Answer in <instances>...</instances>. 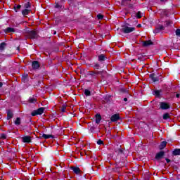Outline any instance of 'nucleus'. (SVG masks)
<instances>
[{
	"instance_id": "obj_48",
	"label": "nucleus",
	"mask_w": 180,
	"mask_h": 180,
	"mask_svg": "<svg viewBox=\"0 0 180 180\" xmlns=\"http://www.w3.org/2000/svg\"><path fill=\"white\" fill-rule=\"evenodd\" d=\"M2 86H4V83H2L1 82H0V88H2Z\"/></svg>"
},
{
	"instance_id": "obj_51",
	"label": "nucleus",
	"mask_w": 180,
	"mask_h": 180,
	"mask_svg": "<svg viewBox=\"0 0 180 180\" xmlns=\"http://www.w3.org/2000/svg\"><path fill=\"white\" fill-rule=\"evenodd\" d=\"M137 27H141V24H138Z\"/></svg>"
},
{
	"instance_id": "obj_28",
	"label": "nucleus",
	"mask_w": 180,
	"mask_h": 180,
	"mask_svg": "<svg viewBox=\"0 0 180 180\" xmlns=\"http://www.w3.org/2000/svg\"><path fill=\"white\" fill-rule=\"evenodd\" d=\"M162 119H163V120H168V119H169V113L166 112V113L163 114Z\"/></svg>"
},
{
	"instance_id": "obj_52",
	"label": "nucleus",
	"mask_w": 180,
	"mask_h": 180,
	"mask_svg": "<svg viewBox=\"0 0 180 180\" xmlns=\"http://www.w3.org/2000/svg\"><path fill=\"white\" fill-rule=\"evenodd\" d=\"M124 101L127 102V98H124Z\"/></svg>"
},
{
	"instance_id": "obj_9",
	"label": "nucleus",
	"mask_w": 180,
	"mask_h": 180,
	"mask_svg": "<svg viewBox=\"0 0 180 180\" xmlns=\"http://www.w3.org/2000/svg\"><path fill=\"white\" fill-rule=\"evenodd\" d=\"M107 57L106 55L105 54H100L98 56V61H99V63H105V61H106L107 60Z\"/></svg>"
},
{
	"instance_id": "obj_32",
	"label": "nucleus",
	"mask_w": 180,
	"mask_h": 180,
	"mask_svg": "<svg viewBox=\"0 0 180 180\" xmlns=\"http://www.w3.org/2000/svg\"><path fill=\"white\" fill-rule=\"evenodd\" d=\"M165 26H172V25L174 24V22L172 20H166L165 22Z\"/></svg>"
},
{
	"instance_id": "obj_36",
	"label": "nucleus",
	"mask_w": 180,
	"mask_h": 180,
	"mask_svg": "<svg viewBox=\"0 0 180 180\" xmlns=\"http://www.w3.org/2000/svg\"><path fill=\"white\" fill-rule=\"evenodd\" d=\"M137 58L139 61H144L143 57L141 53L138 54Z\"/></svg>"
},
{
	"instance_id": "obj_50",
	"label": "nucleus",
	"mask_w": 180,
	"mask_h": 180,
	"mask_svg": "<svg viewBox=\"0 0 180 180\" xmlns=\"http://www.w3.org/2000/svg\"><path fill=\"white\" fill-rule=\"evenodd\" d=\"M168 0H160V2H167Z\"/></svg>"
},
{
	"instance_id": "obj_39",
	"label": "nucleus",
	"mask_w": 180,
	"mask_h": 180,
	"mask_svg": "<svg viewBox=\"0 0 180 180\" xmlns=\"http://www.w3.org/2000/svg\"><path fill=\"white\" fill-rule=\"evenodd\" d=\"M97 18H98L99 20H102V19H103V15H102V14H98V15H97Z\"/></svg>"
},
{
	"instance_id": "obj_7",
	"label": "nucleus",
	"mask_w": 180,
	"mask_h": 180,
	"mask_svg": "<svg viewBox=\"0 0 180 180\" xmlns=\"http://www.w3.org/2000/svg\"><path fill=\"white\" fill-rule=\"evenodd\" d=\"M165 30V27L162 25H159L155 27V30H153V33L155 34L161 33V32H162V30Z\"/></svg>"
},
{
	"instance_id": "obj_43",
	"label": "nucleus",
	"mask_w": 180,
	"mask_h": 180,
	"mask_svg": "<svg viewBox=\"0 0 180 180\" xmlns=\"http://www.w3.org/2000/svg\"><path fill=\"white\" fill-rule=\"evenodd\" d=\"M95 129H96L95 127H94V126L91 127H90V131H91V133H95Z\"/></svg>"
},
{
	"instance_id": "obj_47",
	"label": "nucleus",
	"mask_w": 180,
	"mask_h": 180,
	"mask_svg": "<svg viewBox=\"0 0 180 180\" xmlns=\"http://www.w3.org/2000/svg\"><path fill=\"white\" fill-rule=\"evenodd\" d=\"M141 56H142V57H143V58H144V57H147V55L144 53H141Z\"/></svg>"
},
{
	"instance_id": "obj_54",
	"label": "nucleus",
	"mask_w": 180,
	"mask_h": 180,
	"mask_svg": "<svg viewBox=\"0 0 180 180\" xmlns=\"http://www.w3.org/2000/svg\"><path fill=\"white\" fill-rule=\"evenodd\" d=\"M119 151H120V153L121 154H122V153H123V150H122V149H120Z\"/></svg>"
},
{
	"instance_id": "obj_44",
	"label": "nucleus",
	"mask_w": 180,
	"mask_h": 180,
	"mask_svg": "<svg viewBox=\"0 0 180 180\" xmlns=\"http://www.w3.org/2000/svg\"><path fill=\"white\" fill-rule=\"evenodd\" d=\"M176 36H180V29L176 30Z\"/></svg>"
},
{
	"instance_id": "obj_34",
	"label": "nucleus",
	"mask_w": 180,
	"mask_h": 180,
	"mask_svg": "<svg viewBox=\"0 0 180 180\" xmlns=\"http://www.w3.org/2000/svg\"><path fill=\"white\" fill-rule=\"evenodd\" d=\"M141 18H143V13H141V11H138L136 13V18L141 19Z\"/></svg>"
},
{
	"instance_id": "obj_45",
	"label": "nucleus",
	"mask_w": 180,
	"mask_h": 180,
	"mask_svg": "<svg viewBox=\"0 0 180 180\" xmlns=\"http://www.w3.org/2000/svg\"><path fill=\"white\" fill-rule=\"evenodd\" d=\"M144 179L145 180H150V176L149 175H147L144 177Z\"/></svg>"
},
{
	"instance_id": "obj_21",
	"label": "nucleus",
	"mask_w": 180,
	"mask_h": 180,
	"mask_svg": "<svg viewBox=\"0 0 180 180\" xmlns=\"http://www.w3.org/2000/svg\"><path fill=\"white\" fill-rule=\"evenodd\" d=\"M102 120V116L100 114L96 115V124H99L101 123V121Z\"/></svg>"
},
{
	"instance_id": "obj_6",
	"label": "nucleus",
	"mask_w": 180,
	"mask_h": 180,
	"mask_svg": "<svg viewBox=\"0 0 180 180\" xmlns=\"http://www.w3.org/2000/svg\"><path fill=\"white\" fill-rule=\"evenodd\" d=\"M164 155H165V152L164 150H161L155 155V159H156L157 161H160V160H162V158H164Z\"/></svg>"
},
{
	"instance_id": "obj_30",
	"label": "nucleus",
	"mask_w": 180,
	"mask_h": 180,
	"mask_svg": "<svg viewBox=\"0 0 180 180\" xmlns=\"http://www.w3.org/2000/svg\"><path fill=\"white\" fill-rule=\"evenodd\" d=\"M120 92L122 94H129V89L122 88L120 89Z\"/></svg>"
},
{
	"instance_id": "obj_23",
	"label": "nucleus",
	"mask_w": 180,
	"mask_h": 180,
	"mask_svg": "<svg viewBox=\"0 0 180 180\" xmlns=\"http://www.w3.org/2000/svg\"><path fill=\"white\" fill-rule=\"evenodd\" d=\"M30 12H32V10L25 8L22 11V15H23V16H26V15H28Z\"/></svg>"
},
{
	"instance_id": "obj_12",
	"label": "nucleus",
	"mask_w": 180,
	"mask_h": 180,
	"mask_svg": "<svg viewBox=\"0 0 180 180\" xmlns=\"http://www.w3.org/2000/svg\"><path fill=\"white\" fill-rule=\"evenodd\" d=\"M22 143H32V137L30 136H24L22 137Z\"/></svg>"
},
{
	"instance_id": "obj_59",
	"label": "nucleus",
	"mask_w": 180,
	"mask_h": 180,
	"mask_svg": "<svg viewBox=\"0 0 180 180\" xmlns=\"http://www.w3.org/2000/svg\"><path fill=\"white\" fill-rule=\"evenodd\" d=\"M128 1H131V0H128Z\"/></svg>"
},
{
	"instance_id": "obj_14",
	"label": "nucleus",
	"mask_w": 180,
	"mask_h": 180,
	"mask_svg": "<svg viewBox=\"0 0 180 180\" xmlns=\"http://www.w3.org/2000/svg\"><path fill=\"white\" fill-rule=\"evenodd\" d=\"M149 78H150L153 82H158V81H160V79L158 78V77H156L155 74L154 73L150 74L149 75Z\"/></svg>"
},
{
	"instance_id": "obj_57",
	"label": "nucleus",
	"mask_w": 180,
	"mask_h": 180,
	"mask_svg": "<svg viewBox=\"0 0 180 180\" xmlns=\"http://www.w3.org/2000/svg\"><path fill=\"white\" fill-rule=\"evenodd\" d=\"M71 1H72V0H69L70 2H71Z\"/></svg>"
},
{
	"instance_id": "obj_46",
	"label": "nucleus",
	"mask_w": 180,
	"mask_h": 180,
	"mask_svg": "<svg viewBox=\"0 0 180 180\" xmlns=\"http://www.w3.org/2000/svg\"><path fill=\"white\" fill-rule=\"evenodd\" d=\"M165 160L167 162V164H169V162H171V160H169L168 158H166Z\"/></svg>"
},
{
	"instance_id": "obj_53",
	"label": "nucleus",
	"mask_w": 180,
	"mask_h": 180,
	"mask_svg": "<svg viewBox=\"0 0 180 180\" xmlns=\"http://www.w3.org/2000/svg\"><path fill=\"white\" fill-rule=\"evenodd\" d=\"M129 8H133V4H129Z\"/></svg>"
},
{
	"instance_id": "obj_49",
	"label": "nucleus",
	"mask_w": 180,
	"mask_h": 180,
	"mask_svg": "<svg viewBox=\"0 0 180 180\" xmlns=\"http://www.w3.org/2000/svg\"><path fill=\"white\" fill-rule=\"evenodd\" d=\"M179 96H180V94H176V98H179Z\"/></svg>"
},
{
	"instance_id": "obj_16",
	"label": "nucleus",
	"mask_w": 180,
	"mask_h": 180,
	"mask_svg": "<svg viewBox=\"0 0 180 180\" xmlns=\"http://www.w3.org/2000/svg\"><path fill=\"white\" fill-rule=\"evenodd\" d=\"M3 32H4V33H15V30L13 27H7L4 29Z\"/></svg>"
},
{
	"instance_id": "obj_15",
	"label": "nucleus",
	"mask_w": 180,
	"mask_h": 180,
	"mask_svg": "<svg viewBox=\"0 0 180 180\" xmlns=\"http://www.w3.org/2000/svg\"><path fill=\"white\" fill-rule=\"evenodd\" d=\"M39 139H44L45 140H48V139H55V137L51 134H43L42 136H39Z\"/></svg>"
},
{
	"instance_id": "obj_40",
	"label": "nucleus",
	"mask_w": 180,
	"mask_h": 180,
	"mask_svg": "<svg viewBox=\"0 0 180 180\" xmlns=\"http://www.w3.org/2000/svg\"><path fill=\"white\" fill-rule=\"evenodd\" d=\"M0 138L2 139V140H6V135L5 134H1Z\"/></svg>"
},
{
	"instance_id": "obj_1",
	"label": "nucleus",
	"mask_w": 180,
	"mask_h": 180,
	"mask_svg": "<svg viewBox=\"0 0 180 180\" xmlns=\"http://www.w3.org/2000/svg\"><path fill=\"white\" fill-rule=\"evenodd\" d=\"M117 30L121 33H124V34H128L129 33H131L136 30V27H129V23H126L121 26V28H118Z\"/></svg>"
},
{
	"instance_id": "obj_22",
	"label": "nucleus",
	"mask_w": 180,
	"mask_h": 180,
	"mask_svg": "<svg viewBox=\"0 0 180 180\" xmlns=\"http://www.w3.org/2000/svg\"><path fill=\"white\" fill-rule=\"evenodd\" d=\"M154 95L155 96H156L157 98H160L161 97V92H162V90H155L154 91Z\"/></svg>"
},
{
	"instance_id": "obj_38",
	"label": "nucleus",
	"mask_w": 180,
	"mask_h": 180,
	"mask_svg": "<svg viewBox=\"0 0 180 180\" xmlns=\"http://www.w3.org/2000/svg\"><path fill=\"white\" fill-rule=\"evenodd\" d=\"M121 5L122 6H126V5H127V0H122Z\"/></svg>"
},
{
	"instance_id": "obj_41",
	"label": "nucleus",
	"mask_w": 180,
	"mask_h": 180,
	"mask_svg": "<svg viewBox=\"0 0 180 180\" xmlns=\"http://www.w3.org/2000/svg\"><path fill=\"white\" fill-rule=\"evenodd\" d=\"M55 8L56 9H61V6L58 3H56Z\"/></svg>"
},
{
	"instance_id": "obj_37",
	"label": "nucleus",
	"mask_w": 180,
	"mask_h": 180,
	"mask_svg": "<svg viewBox=\"0 0 180 180\" xmlns=\"http://www.w3.org/2000/svg\"><path fill=\"white\" fill-rule=\"evenodd\" d=\"M84 95L86 96H91V91L88 89L84 90Z\"/></svg>"
},
{
	"instance_id": "obj_31",
	"label": "nucleus",
	"mask_w": 180,
	"mask_h": 180,
	"mask_svg": "<svg viewBox=\"0 0 180 180\" xmlns=\"http://www.w3.org/2000/svg\"><path fill=\"white\" fill-rule=\"evenodd\" d=\"M15 126H19L20 124V117H17L14 122Z\"/></svg>"
},
{
	"instance_id": "obj_24",
	"label": "nucleus",
	"mask_w": 180,
	"mask_h": 180,
	"mask_svg": "<svg viewBox=\"0 0 180 180\" xmlns=\"http://www.w3.org/2000/svg\"><path fill=\"white\" fill-rule=\"evenodd\" d=\"M6 47V43L1 42L0 44V53H2V51H4V50H5Z\"/></svg>"
},
{
	"instance_id": "obj_20",
	"label": "nucleus",
	"mask_w": 180,
	"mask_h": 180,
	"mask_svg": "<svg viewBox=\"0 0 180 180\" xmlns=\"http://www.w3.org/2000/svg\"><path fill=\"white\" fill-rule=\"evenodd\" d=\"M167 147V141H163L159 145V150H164Z\"/></svg>"
},
{
	"instance_id": "obj_58",
	"label": "nucleus",
	"mask_w": 180,
	"mask_h": 180,
	"mask_svg": "<svg viewBox=\"0 0 180 180\" xmlns=\"http://www.w3.org/2000/svg\"><path fill=\"white\" fill-rule=\"evenodd\" d=\"M38 84H40V82H38Z\"/></svg>"
},
{
	"instance_id": "obj_25",
	"label": "nucleus",
	"mask_w": 180,
	"mask_h": 180,
	"mask_svg": "<svg viewBox=\"0 0 180 180\" xmlns=\"http://www.w3.org/2000/svg\"><path fill=\"white\" fill-rule=\"evenodd\" d=\"M172 155H180V148H176L172 151Z\"/></svg>"
},
{
	"instance_id": "obj_18",
	"label": "nucleus",
	"mask_w": 180,
	"mask_h": 180,
	"mask_svg": "<svg viewBox=\"0 0 180 180\" xmlns=\"http://www.w3.org/2000/svg\"><path fill=\"white\" fill-rule=\"evenodd\" d=\"M13 117V112L11 110H7V120H11Z\"/></svg>"
},
{
	"instance_id": "obj_13",
	"label": "nucleus",
	"mask_w": 180,
	"mask_h": 180,
	"mask_svg": "<svg viewBox=\"0 0 180 180\" xmlns=\"http://www.w3.org/2000/svg\"><path fill=\"white\" fill-rule=\"evenodd\" d=\"M70 169H72L76 175H79V174H81V169L78 167H70Z\"/></svg>"
},
{
	"instance_id": "obj_27",
	"label": "nucleus",
	"mask_w": 180,
	"mask_h": 180,
	"mask_svg": "<svg viewBox=\"0 0 180 180\" xmlns=\"http://www.w3.org/2000/svg\"><path fill=\"white\" fill-rule=\"evenodd\" d=\"M24 8H25V9H30L32 8V4L28 1L24 4Z\"/></svg>"
},
{
	"instance_id": "obj_60",
	"label": "nucleus",
	"mask_w": 180,
	"mask_h": 180,
	"mask_svg": "<svg viewBox=\"0 0 180 180\" xmlns=\"http://www.w3.org/2000/svg\"><path fill=\"white\" fill-rule=\"evenodd\" d=\"M0 34H1V31H0Z\"/></svg>"
},
{
	"instance_id": "obj_17",
	"label": "nucleus",
	"mask_w": 180,
	"mask_h": 180,
	"mask_svg": "<svg viewBox=\"0 0 180 180\" xmlns=\"http://www.w3.org/2000/svg\"><path fill=\"white\" fill-rule=\"evenodd\" d=\"M103 103H110V96H105L103 97Z\"/></svg>"
},
{
	"instance_id": "obj_11",
	"label": "nucleus",
	"mask_w": 180,
	"mask_h": 180,
	"mask_svg": "<svg viewBox=\"0 0 180 180\" xmlns=\"http://www.w3.org/2000/svg\"><path fill=\"white\" fill-rule=\"evenodd\" d=\"M110 120L112 122H117L118 120H120V115L119 114H114L111 116Z\"/></svg>"
},
{
	"instance_id": "obj_2",
	"label": "nucleus",
	"mask_w": 180,
	"mask_h": 180,
	"mask_svg": "<svg viewBox=\"0 0 180 180\" xmlns=\"http://www.w3.org/2000/svg\"><path fill=\"white\" fill-rule=\"evenodd\" d=\"M27 39H30L31 40H34V39H37L38 37V32L36 30H27L25 31Z\"/></svg>"
},
{
	"instance_id": "obj_10",
	"label": "nucleus",
	"mask_w": 180,
	"mask_h": 180,
	"mask_svg": "<svg viewBox=\"0 0 180 180\" xmlns=\"http://www.w3.org/2000/svg\"><path fill=\"white\" fill-rule=\"evenodd\" d=\"M32 70H39L40 68V63L39 61L33 60L32 63Z\"/></svg>"
},
{
	"instance_id": "obj_26",
	"label": "nucleus",
	"mask_w": 180,
	"mask_h": 180,
	"mask_svg": "<svg viewBox=\"0 0 180 180\" xmlns=\"http://www.w3.org/2000/svg\"><path fill=\"white\" fill-rule=\"evenodd\" d=\"M28 102L29 103H37V99H36L34 97H30Z\"/></svg>"
},
{
	"instance_id": "obj_29",
	"label": "nucleus",
	"mask_w": 180,
	"mask_h": 180,
	"mask_svg": "<svg viewBox=\"0 0 180 180\" xmlns=\"http://www.w3.org/2000/svg\"><path fill=\"white\" fill-rule=\"evenodd\" d=\"M20 8H22V6L20 4L15 6L13 7V9L15 11V12H19V10H20Z\"/></svg>"
},
{
	"instance_id": "obj_55",
	"label": "nucleus",
	"mask_w": 180,
	"mask_h": 180,
	"mask_svg": "<svg viewBox=\"0 0 180 180\" xmlns=\"http://www.w3.org/2000/svg\"><path fill=\"white\" fill-rule=\"evenodd\" d=\"M53 34H57V31H54Z\"/></svg>"
},
{
	"instance_id": "obj_19",
	"label": "nucleus",
	"mask_w": 180,
	"mask_h": 180,
	"mask_svg": "<svg viewBox=\"0 0 180 180\" xmlns=\"http://www.w3.org/2000/svg\"><path fill=\"white\" fill-rule=\"evenodd\" d=\"M22 82L24 83L28 82H29V75L28 74H25L24 75L22 76Z\"/></svg>"
},
{
	"instance_id": "obj_33",
	"label": "nucleus",
	"mask_w": 180,
	"mask_h": 180,
	"mask_svg": "<svg viewBox=\"0 0 180 180\" xmlns=\"http://www.w3.org/2000/svg\"><path fill=\"white\" fill-rule=\"evenodd\" d=\"M93 68L94 70H100L101 69V65L99 63H94L93 65Z\"/></svg>"
},
{
	"instance_id": "obj_4",
	"label": "nucleus",
	"mask_w": 180,
	"mask_h": 180,
	"mask_svg": "<svg viewBox=\"0 0 180 180\" xmlns=\"http://www.w3.org/2000/svg\"><path fill=\"white\" fill-rule=\"evenodd\" d=\"M160 109L161 110H168V109H171V105L165 101L160 102Z\"/></svg>"
},
{
	"instance_id": "obj_42",
	"label": "nucleus",
	"mask_w": 180,
	"mask_h": 180,
	"mask_svg": "<svg viewBox=\"0 0 180 180\" xmlns=\"http://www.w3.org/2000/svg\"><path fill=\"white\" fill-rule=\"evenodd\" d=\"M97 144H98V146H102V144H103V141H102V140H101V139H98V140L97 141Z\"/></svg>"
},
{
	"instance_id": "obj_3",
	"label": "nucleus",
	"mask_w": 180,
	"mask_h": 180,
	"mask_svg": "<svg viewBox=\"0 0 180 180\" xmlns=\"http://www.w3.org/2000/svg\"><path fill=\"white\" fill-rule=\"evenodd\" d=\"M102 71H89L87 75L91 77L93 79H98V75H102Z\"/></svg>"
},
{
	"instance_id": "obj_5",
	"label": "nucleus",
	"mask_w": 180,
	"mask_h": 180,
	"mask_svg": "<svg viewBox=\"0 0 180 180\" xmlns=\"http://www.w3.org/2000/svg\"><path fill=\"white\" fill-rule=\"evenodd\" d=\"M44 107H41L37 110H34L32 113V116H37L38 115H43L44 113Z\"/></svg>"
},
{
	"instance_id": "obj_8",
	"label": "nucleus",
	"mask_w": 180,
	"mask_h": 180,
	"mask_svg": "<svg viewBox=\"0 0 180 180\" xmlns=\"http://www.w3.org/2000/svg\"><path fill=\"white\" fill-rule=\"evenodd\" d=\"M143 47H149V46H154V42L151 39L143 41L142 42Z\"/></svg>"
},
{
	"instance_id": "obj_56",
	"label": "nucleus",
	"mask_w": 180,
	"mask_h": 180,
	"mask_svg": "<svg viewBox=\"0 0 180 180\" xmlns=\"http://www.w3.org/2000/svg\"><path fill=\"white\" fill-rule=\"evenodd\" d=\"M17 50L19 51V50H20V49L19 47H17Z\"/></svg>"
},
{
	"instance_id": "obj_35",
	"label": "nucleus",
	"mask_w": 180,
	"mask_h": 180,
	"mask_svg": "<svg viewBox=\"0 0 180 180\" xmlns=\"http://www.w3.org/2000/svg\"><path fill=\"white\" fill-rule=\"evenodd\" d=\"M65 109H67V105H63L60 108V111L62 113H65Z\"/></svg>"
}]
</instances>
